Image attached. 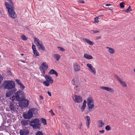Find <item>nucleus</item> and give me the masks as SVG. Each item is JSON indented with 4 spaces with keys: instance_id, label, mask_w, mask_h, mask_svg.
I'll return each instance as SVG.
<instances>
[{
    "instance_id": "obj_45",
    "label": "nucleus",
    "mask_w": 135,
    "mask_h": 135,
    "mask_svg": "<svg viewBox=\"0 0 135 135\" xmlns=\"http://www.w3.org/2000/svg\"><path fill=\"white\" fill-rule=\"evenodd\" d=\"M16 81L19 85H20L21 83L20 80L18 79H16Z\"/></svg>"
},
{
    "instance_id": "obj_32",
    "label": "nucleus",
    "mask_w": 135,
    "mask_h": 135,
    "mask_svg": "<svg viewBox=\"0 0 135 135\" xmlns=\"http://www.w3.org/2000/svg\"><path fill=\"white\" fill-rule=\"evenodd\" d=\"M33 53L34 55L35 56H38L39 55V53L37 51V50L33 51Z\"/></svg>"
},
{
    "instance_id": "obj_55",
    "label": "nucleus",
    "mask_w": 135,
    "mask_h": 135,
    "mask_svg": "<svg viewBox=\"0 0 135 135\" xmlns=\"http://www.w3.org/2000/svg\"><path fill=\"white\" fill-rule=\"evenodd\" d=\"M103 16V15H100V16H98V17H102V16Z\"/></svg>"
},
{
    "instance_id": "obj_33",
    "label": "nucleus",
    "mask_w": 135,
    "mask_h": 135,
    "mask_svg": "<svg viewBox=\"0 0 135 135\" xmlns=\"http://www.w3.org/2000/svg\"><path fill=\"white\" fill-rule=\"evenodd\" d=\"M12 91H10L7 92L6 94V96L7 97H9L12 96Z\"/></svg>"
},
{
    "instance_id": "obj_17",
    "label": "nucleus",
    "mask_w": 135,
    "mask_h": 135,
    "mask_svg": "<svg viewBox=\"0 0 135 135\" xmlns=\"http://www.w3.org/2000/svg\"><path fill=\"white\" fill-rule=\"evenodd\" d=\"M34 43L37 46L42 43L39 39L36 37H35L34 38Z\"/></svg>"
},
{
    "instance_id": "obj_12",
    "label": "nucleus",
    "mask_w": 135,
    "mask_h": 135,
    "mask_svg": "<svg viewBox=\"0 0 135 135\" xmlns=\"http://www.w3.org/2000/svg\"><path fill=\"white\" fill-rule=\"evenodd\" d=\"M117 79L119 82L120 85L123 87H127V85L126 83L122 79H121L119 77L117 76Z\"/></svg>"
},
{
    "instance_id": "obj_9",
    "label": "nucleus",
    "mask_w": 135,
    "mask_h": 135,
    "mask_svg": "<svg viewBox=\"0 0 135 135\" xmlns=\"http://www.w3.org/2000/svg\"><path fill=\"white\" fill-rule=\"evenodd\" d=\"M48 68L47 64L46 62H43L41 65L40 67L41 72L43 74H45Z\"/></svg>"
},
{
    "instance_id": "obj_35",
    "label": "nucleus",
    "mask_w": 135,
    "mask_h": 135,
    "mask_svg": "<svg viewBox=\"0 0 135 135\" xmlns=\"http://www.w3.org/2000/svg\"><path fill=\"white\" fill-rule=\"evenodd\" d=\"M41 120L42 122L44 125H46L47 124L46 120L44 118H41Z\"/></svg>"
},
{
    "instance_id": "obj_49",
    "label": "nucleus",
    "mask_w": 135,
    "mask_h": 135,
    "mask_svg": "<svg viewBox=\"0 0 135 135\" xmlns=\"http://www.w3.org/2000/svg\"><path fill=\"white\" fill-rule=\"evenodd\" d=\"M3 80L2 76L0 75V84L1 83L2 80Z\"/></svg>"
},
{
    "instance_id": "obj_15",
    "label": "nucleus",
    "mask_w": 135,
    "mask_h": 135,
    "mask_svg": "<svg viewBox=\"0 0 135 135\" xmlns=\"http://www.w3.org/2000/svg\"><path fill=\"white\" fill-rule=\"evenodd\" d=\"M106 48L107 49L108 52L111 54H113L115 52V50L114 48H112L108 46L106 47Z\"/></svg>"
},
{
    "instance_id": "obj_21",
    "label": "nucleus",
    "mask_w": 135,
    "mask_h": 135,
    "mask_svg": "<svg viewBox=\"0 0 135 135\" xmlns=\"http://www.w3.org/2000/svg\"><path fill=\"white\" fill-rule=\"evenodd\" d=\"M104 123L103 122L102 120H100L97 121V126L98 128L102 127L104 126Z\"/></svg>"
},
{
    "instance_id": "obj_40",
    "label": "nucleus",
    "mask_w": 135,
    "mask_h": 135,
    "mask_svg": "<svg viewBox=\"0 0 135 135\" xmlns=\"http://www.w3.org/2000/svg\"><path fill=\"white\" fill-rule=\"evenodd\" d=\"M99 17L98 16L96 17L94 19L95 22L96 23H98L99 22L98 20V18Z\"/></svg>"
},
{
    "instance_id": "obj_48",
    "label": "nucleus",
    "mask_w": 135,
    "mask_h": 135,
    "mask_svg": "<svg viewBox=\"0 0 135 135\" xmlns=\"http://www.w3.org/2000/svg\"><path fill=\"white\" fill-rule=\"evenodd\" d=\"M78 2L80 3H84V2L83 0H78Z\"/></svg>"
},
{
    "instance_id": "obj_31",
    "label": "nucleus",
    "mask_w": 135,
    "mask_h": 135,
    "mask_svg": "<svg viewBox=\"0 0 135 135\" xmlns=\"http://www.w3.org/2000/svg\"><path fill=\"white\" fill-rule=\"evenodd\" d=\"M21 124L23 125H26L27 124V122L26 120H23L21 122Z\"/></svg>"
},
{
    "instance_id": "obj_53",
    "label": "nucleus",
    "mask_w": 135,
    "mask_h": 135,
    "mask_svg": "<svg viewBox=\"0 0 135 135\" xmlns=\"http://www.w3.org/2000/svg\"><path fill=\"white\" fill-rule=\"evenodd\" d=\"M105 5L106 6H110L111 5L110 4H105Z\"/></svg>"
},
{
    "instance_id": "obj_60",
    "label": "nucleus",
    "mask_w": 135,
    "mask_h": 135,
    "mask_svg": "<svg viewBox=\"0 0 135 135\" xmlns=\"http://www.w3.org/2000/svg\"><path fill=\"white\" fill-rule=\"evenodd\" d=\"M23 55V54H21V55Z\"/></svg>"
},
{
    "instance_id": "obj_50",
    "label": "nucleus",
    "mask_w": 135,
    "mask_h": 135,
    "mask_svg": "<svg viewBox=\"0 0 135 135\" xmlns=\"http://www.w3.org/2000/svg\"><path fill=\"white\" fill-rule=\"evenodd\" d=\"M99 132L103 134L104 132V131L103 130H102L101 131H99Z\"/></svg>"
},
{
    "instance_id": "obj_6",
    "label": "nucleus",
    "mask_w": 135,
    "mask_h": 135,
    "mask_svg": "<svg viewBox=\"0 0 135 135\" xmlns=\"http://www.w3.org/2000/svg\"><path fill=\"white\" fill-rule=\"evenodd\" d=\"M46 81L43 82V84L46 86H49L50 84H52L54 80L53 78L49 75H46L45 76Z\"/></svg>"
},
{
    "instance_id": "obj_56",
    "label": "nucleus",
    "mask_w": 135,
    "mask_h": 135,
    "mask_svg": "<svg viewBox=\"0 0 135 135\" xmlns=\"http://www.w3.org/2000/svg\"><path fill=\"white\" fill-rule=\"evenodd\" d=\"M59 135H62L60 133H59Z\"/></svg>"
},
{
    "instance_id": "obj_54",
    "label": "nucleus",
    "mask_w": 135,
    "mask_h": 135,
    "mask_svg": "<svg viewBox=\"0 0 135 135\" xmlns=\"http://www.w3.org/2000/svg\"><path fill=\"white\" fill-rule=\"evenodd\" d=\"M40 98L41 99H43V97L42 96L40 95Z\"/></svg>"
},
{
    "instance_id": "obj_22",
    "label": "nucleus",
    "mask_w": 135,
    "mask_h": 135,
    "mask_svg": "<svg viewBox=\"0 0 135 135\" xmlns=\"http://www.w3.org/2000/svg\"><path fill=\"white\" fill-rule=\"evenodd\" d=\"M55 74L56 76H58L57 73L54 69L51 70L48 73V74L49 75Z\"/></svg>"
},
{
    "instance_id": "obj_58",
    "label": "nucleus",
    "mask_w": 135,
    "mask_h": 135,
    "mask_svg": "<svg viewBox=\"0 0 135 135\" xmlns=\"http://www.w3.org/2000/svg\"><path fill=\"white\" fill-rule=\"evenodd\" d=\"M134 41H135V37L134 38Z\"/></svg>"
},
{
    "instance_id": "obj_2",
    "label": "nucleus",
    "mask_w": 135,
    "mask_h": 135,
    "mask_svg": "<svg viewBox=\"0 0 135 135\" xmlns=\"http://www.w3.org/2000/svg\"><path fill=\"white\" fill-rule=\"evenodd\" d=\"M23 93L21 91L19 90L17 91L15 93V96H12L11 97H10V99L12 100L13 101H14L16 99V100L19 102L22 100V98L23 96Z\"/></svg>"
},
{
    "instance_id": "obj_44",
    "label": "nucleus",
    "mask_w": 135,
    "mask_h": 135,
    "mask_svg": "<svg viewBox=\"0 0 135 135\" xmlns=\"http://www.w3.org/2000/svg\"><path fill=\"white\" fill-rule=\"evenodd\" d=\"M90 121H86V124L88 128H89Z\"/></svg>"
},
{
    "instance_id": "obj_23",
    "label": "nucleus",
    "mask_w": 135,
    "mask_h": 135,
    "mask_svg": "<svg viewBox=\"0 0 135 135\" xmlns=\"http://www.w3.org/2000/svg\"><path fill=\"white\" fill-rule=\"evenodd\" d=\"M9 108L11 110L13 111H15L16 110V106L14 104L11 103L10 104Z\"/></svg>"
},
{
    "instance_id": "obj_11",
    "label": "nucleus",
    "mask_w": 135,
    "mask_h": 135,
    "mask_svg": "<svg viewBox=\"0 0 135 135\" xmlns=\"http://www.w3.org/2000/svg\"><path fill=\"white\" fill-rule=\"evenodd\" d=\"M33 116V114L32 112L28 110L27 113H23V117L25 119H30Z\"/></svg>"
},
{
    "instance_id": "obj_19",
    "label": "nucleus",
    "mask_w": 135,
    "mask_h": 135,
    "mask_svg": "<svg viewBox=\"0 0 135 135\" xmlns=\"http://www.w3.org/2000/svg\"><path fill=\"white\" fill-rule=\"evenodd\" d=\"M7 1L9 2L10 4H9V3L7 2H5L4 3V4L6 7V4L9 7H14L13 3L12 0H7Z\"/></svg>"
},
{
    "instance_id": "obj_7",
    "label": "nucleus",
    "mask_w": 135,
    "mask_h": 135,
    "mask_svg": "<svg viewBox=\"0 0 135 135\" xmlns=\"http://www.w3.org/2000/svg\"><path fill=\"white\" fill-rule=\"evenodd\" d=\"M86 66L88 71L93 75H95L96 73V71L95 68L93 67L91 64L88 63Z\"/></svg>"
},
{
    "instance_id": "obj_52",
    "label": "nucleus",
    "mask_w": 135,
    "mask_h": 135,
    "mask_svg": "<svg viewBox=\"0 0 135 135\" xmlns=\"http://www.w3.org/2000/svg\"><path fill=\"white\" fill-rule=\"evenodd\" d=\"M47 93L49 96L50 97L51 96V93L49 91H48Z\"/></svg>"
},
{
    "instance_id": "obj_28",
    "label": "nucleus",
    "mask_w": 135,
    "mask_h": 135,
    "mask_svg": "<svg viewBox=\"0 0 135 135\" xmlns=\"http://www.w3.org/2000/svg\"><path fill=\"white\" fill-rule=\"evenodd\" d=\"M84 57L87 59H93L92 56L87 54H84Z\"/></svg>"
},
{
    "instance_id": "obj_8",
    "label": "nucleus",
    "mask_w": 135,
    "mask_h": 135,
    "mask_svg": "<svg viewBox=\"0 0 135 135\" xmlns=\"http://www.w3.org/2000/svg\"><path fill=\"white\" fill-rule=\"evenodd\" d=\"M18 105L21 107H27L28 106L29 102L28 100L26 99H23L21 100L19 102Z\"/></svg>"
},
{
    "instance_id": "obj_18",
    "label": "nucleus",
    "mask_w": 135,
    "mask_h": 135,
    "mask_svg": "<svg viewBox=\"0 0 135 135\" xmlns=\"http://www.w3.org/2000/svg\"><path fill=\"white\" fill-rule=\"evenodd\" d=\"M86 101L85 100H84L83 102V103L82 105L80 108L82 112L84 111L86 107Z\"/></svg>"
},
{
    "instance_id": "obj_51",
    "label": "nucleus",
    "mask_w": 135,
    "mask_h": 135,
    "mask_svg": "<svg viewBox=\"0 0 135 135\" xmlns=\"http://www.w3.org/2000/svg\"><path fill=\"white\" fill-rule=\"evenodd\" d=\"M82 126V124L81 123L79 125V126H78V128L80 129H81V128Z\"/></svg>"
},
{
    "instance_id": "obj_24",
    "label": "nucleus",
    "mask_w": 135,
    "mask_h": 135,
    "mask_svg": "<svg viewBox=\"0 0 135 135\" xmlns=\"http://www.w3.org/2000/svg\"><path fill=\"white\" fill-rule=\"evenodd\" d=\"M29 110L33 114H35L37 113L38 111V109L36 108H31Z\"/></svg>"
},
{
    "instance_id": "obj_42",
    "label": "nucleus",
    "mask_w": 135,
    "mask_h": 135,
    "mask_svg": "<svg viewBox=\"0 0 135 135\" xmlns=\"http://www.w3.org/2000/svg\"><path fill=\"white\" fill-rule=\"evenodd\" d=\"M85 118L86 119V121H90V118L89 116H86Z\"/></svg>"
},
{
    "instance_id": "obj_29",
    "label": "nucleus",
    "mask_w": 135,
    "mask_h": 135,
    "mask_svg": "<svg viewBox=\"0 0 135 135\" xmlns=\"http://www.w3.org/2000/svg\"><path fill=\"white\" fill-rule=\"evenodd\" d=\"M132 11V9L130 6H129L128 8L127 9L124 11V12L126 13H128Z\"/></svg>"
},
{
    "instance_id": "obj_30",
    "label": "nucleus",
    "mask_w": 135,
    "mask_h": 135,
    "mask_svg": "<svg viewBox=\"0 0 135 135\" xmlns=\"http://www.w3.org/2000/svg\"><path fill=\"white\" fill-rule=\"evenodd\" d=\"M21 38L23 40H27L28 39L25 36L23 35H22L21 36Z\"/></svg>"
},
{
    "instance_id": "obj_57",
    "label": "nucleus",
    "mask_w": 135,
    "mask_h": 135,
    "mask_svg": "<svg viewBox=\"0 0 135 135\" xmlns=\"http://www.w3.org/2000/svg\"><path fill=\"white\" fill-rule=\"evenodd\" d=\"M0 13L1 14V15H2L1 12V11H0Z\"/></svg>"
},
{
    "instance_id": "obj_14",
    "label": "nucleus",
    "mask_w": 135,
    "mask_h": 135,
    "mask_svg": "<svg viewBox=\"0 0 135 135\" xmlns=\"http://www.w3.org/2000/svg\"><path fill=\"white\" fill-rule=\"evenodd\" d=\"M73 67L74 71L75 72L79 71L81 69L80 66L76 63L73 64Z\"/></svg>"
},
{
    "instance_id": "obj_16",
    "label": "nucleus",
    "mask_w": 135,
    "mask_h": 135,
    "mask_svg": "<svg viewBox=\"0 0 135 135\" xmlns=\"http://www.w3.org/2000/svg\"><path fill=\"white\" fill-rule=\"evenodd\" d=\"M72 84L74 85L76 84H78L79 83V80L77 77L74 78L71 81Z\"/></svg>"
},
{
    "instance_id": "obj_10",
    "label": "nucleus",
    "mask_w": 135,
    "mask_h": 135,
    "mask_svg": "<svg viewBox=\"0 0 135 135\" xmlns=\"http://www.w3.org/2000/svg\"><path fill=\"white\" fill-rule=\"evenodd\" d=\"M73 100L75 103H80L83 101L82 98L80 96L75 95L73 98Z\"/></svg>"
},
{
    "instance_id": "obj_46",
    "label": "nucleus",
    "mask_w": 135,
    "mask_h": 135,
    "mask_svg": "<svg viewBox=\"0 0 135 135\" xmlns=\"http://www.w3.org/2000/svg\"><path fill=\"white\" fill-rule=\"evenodd\" d=\"M36 135H44L42 132L40 131L37 132Z\"/></svg>"
},
{
    "instance_id": "obj_34",
    "label": "nucleus",
    "mask_w": 135,
    "mask_h": 135,
    "mask_svg": "<svg viewBox=\"0 0 135 135\" xmlns=\"http://www.w3.org/2000/svg\"><path fill=\"white\" fill-rule=\"evenodd\" d=\"M105 129L107 131H110L111 130V127L109 125H107L105 127Z\"/></svg>"
},
{
    "instance_id": "obj_43",
    "label": "nucleus",
    "mask_w": 135,
    "mask_h": 135,
    "mask_svg": "<svg viewBox=\"0 0 135 135\" xmlns=\"http://www.w3.org/2000/svg\"><path fill=\"white\" fill-rule=\"evenodd\" d=\"M91 31L92 32V33H98L99 32V31L98 30H91Z\"/></svg>"
},
{
    "instance_id": "obj_1",
    "label": "nucleus",
    "mask_w": 135,
    "mask_h": 135,
    "mask_svg": "<svg viewBox=\"0 0 135 135\" xmlns=\"http://www.w3.org/2000/svg\"><path fill=\"white\" fill-rule=\"evenodd\" d=\"M30 125L33 128H39L41 127L40 120L38 119H35L31 120L30 122Z\"/></svg>"
},
{
    "instance_id": "obj_47",
    "label": "nucleus",
    "mask_w": 135,
    "mask_h": 135,
    "mask_svg": "<svg viewBox=\"0 0 135 135\" xmlns=\"http://www.w3.org/2000/svg\"><path fill=\"white\" fill-rule=\"evenodd\" d=\"M49 112H50L51 115H55L54 113L53 112V110H52L51 109L50 111H49Z\"/></svg>"
},
{
    "instance_id": "obj_13",
    "label": "nucleus",
    "mask_w": 135,
    "mask_h": 135,
    "mask_svg": "<svg viewBox=\"0 0 135 135\" xmlns=\"http://www.w3.org/2000/svg\"><path fill=\"white\" fill-rule=\"evenodd\" d=\"M100 88L110 93H113L114 91V90L113 89L110 87L107 86H101L100 87Z\"/></svg>"
},
{
    "instance_id": "obj_59",
    "label": "nucleus",
    "mask_w": 135,
    "mask_h": 135,
    "mask_svg": "<svg viewBox=\"0 0 135 135\" xmlns=\"http://www.w3.org/2000/svg\"><path fill=\"white\" fill-rule=\"evenodd\" d=\"M134 71L135 72V69H134Z\"/></svg>"
},
{
    "instance_id": "obj_3",
    "label": "nucleus",
    "mask_w": 135,
    "mask_h": 135,
    "mask_svg": "<svg viewBox=\"0 0 135 135\" xmlns=\"http://www.w3.org/2000/svg\"><path fill=\"white\" fill-rule=\"evenodd\" d=\"M6 5V8L8 9V15L9 17L13 19L17 17V14L14 10V7H9L7 4Z\"/></svg>"
},
{
    "instance_id": "obj_38",
    "label": "nucleus",
    "mask_w": 135,
    "mask_h": 135,
    "mask_svg": "<svg viewBox=\"0 0 135 135\" xmlns=\"http://www.w3.org/2000/svg\"><path fill=\"white\" fill-rule=\"evenodd\" d=\"M32 49L33 51L36 50V46L33 43L32 44Z\"/></svg>"
},
{
    "instance_id": "obj_20",
    "label": "nucleus",
    "mask_w": 135,
    "mask_h": 135,
    "mask_svg": "<svg viewBox=\"0 0 135 135\" xmlns=\"http://www.w3.org/2000/svg\"><path fill=\"white\" fill-rule=\"evenodd\" d=\"M28 133V131L25 129L21 130L20 132V135H27Z\"/></svg>"
},
{
    "instance_id": "obj_26",
    "label": "nucleus",
    "mask_w": 135,
    "mask_h": 135,
    "mask_svg": "<svg viewBox=\"0 0 135 135\" xmlns=\"http://www.w3.org/2000/svg\"><path fill=\"white\" fill-rule=\"evenodd\" d=\"M37 47H38V49L43 51L45 50V46L43 45L42 43H41L40 44L37 45Z\"/></svg>"
},
{
    "instance_id": "obj_5",
    "label": "nucleus",
    "mask_w": 135,
    "mask_h": 135,
    "mask_svg": "<svg viewBox=\"0 0 135 135\" xmlns=\"http://www.w3.org/2000/svg\"><path fill=\"white\" fill-rule=\"evenodd\" d=\"M15 86V83L11 80L7 81L4 83V87L5 88L10 89L14 88Z\"/></svg>"
},
{
    "instance_id": "obj_37",
    "label": "nucleus",
    "mask_w": 135,
    "mask_h": 135,
    "mask_svg": "<svg viewBox=\"0 0 135 135\" xmlns=\"http://www.w3.org/2000/svg\"><path fill=\"white\" fill-rule=\"evenodd\" d=\"M76 85L75 87V89L76 90H77L79 89L80 87V86L79 85V83L78 84H76Z\"/></svg>"
},
{
    "instance_id": "obj_41",
    "label": "nucleus",
    "mask_w": 135,
    "mask_h": 135,
    "mask_svg": "<svg viewBox=\"0 0 135 135\" xmlns=\"http://www.w3.org/2000/svg\"><path fill=\"white\" fill-rule=\"evenodd\" d=\"M58 48L59 49V50L61 51H64L65 50V49L62 47H58Z\"/></svg>"
},
{
    "instance_id": "obj_27",
    "label": "nucleus",
    "mask_w": 135,
    "mask_h": 135,
    "mask_svg": "<svg viewBox=\"0 0 135 135\" xmlns=\"http://www.w3.org/2000/svg\"><path fill=\"white\" fill-rule=\"evenodd\" d=\"M83 40L84 41L86 42L87 43L90 45H93L94 44L93 42L90 40L88 39L87 38H84Z\"/></svg>"
},
{
    "instance_id": "obj_25",
    "label": "nucleus",
    "mask_w": 135,
    "mask_h": 135,
    "mask_svg": "<svg viewBox=\"0 0 135 135\" xmlns=\"http://www.w3.org/2000/svg\"><path fill=\"white\" fill-rule=\"evenodd\" d=\"M54 58L57 61H58L61 57V56L58 54H54L53 55Z\"/></svg>"
},
{
    "instance_id": "obj_4",
    "label": "nucleus",
    "mask_w": 135,
    "mask_h": 135,
    "mask_svg": "<svg viewBox=\"0 0 135 135\" xmlns=\"http://www.w3.org/2000/svg\"><path fill=\"white\" fill-rule=\"evenodd\" d=\"M87 102L88 109L91 111L94 108L95 106L94 100L91 97H89L87 99Z\"/></svg>"
},
{
    "instance_id": "obj_36",
    "label": "nucleus",
    "mask_w": 135,
    "mask_h": 135,
    "mask_svg": "<svg viewBox=\"0 0 135 135\" xmlns=\"http://www.w3.org/2000/svg\"><path fill=\"white\" fill-rule=\"evenodd\" d=\"M125 3L123 2H122L120 3L119 5L121 8H123L124 7Z\"/></svg>"
},
{
    "instance_id": "obj_39",
    "label": "nucleus",
    "mask_w": 135,
    "mask_h": 135,
    "mask_svg": "<svg viewBox=\"0 0 135 135\" xmlns=\"http://www.w3.org/2000/svg\"><path fill=\"white\" fill-rule=\"evenodd\" d=\"M21 86L20 88L21 89L23 90L25 88V86L23 85V84L22 83L20 85Z\"/></svg>"
}]
</instances>
